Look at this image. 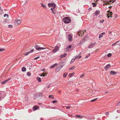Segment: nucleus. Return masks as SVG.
<instances>
[{
  "instance_id": "obj_1",
  "label": "nucleus",
  "mask_w": 120,
  "mask_h": 120,
  "mask_svg": "<svg viewBox=\"0 0 120 120\" xmlns=\"http://www.w3.org/2000/svg\"><path fill=\"white\" fill-rule=\"evenodd\" d=\"M63 20L64 22L65 23H69L71 21V19L68 17H66L64 18Z\"/></svg>"
},
{
  "instance_id": "obj_2",
  "label": "nucleus",
  "mask_w": 120,
  "mask_h": 120,
  "mask_svg": "<svg viewBox=\"0 0 120 120\" xmlns=\"http://www.w3.org/2000/svg\"><path fill=\"white\" fill-rule=\"evenodd\" d=\"M34 48L37 50H39L44 49H46V48H45L40 47L39 45H35Z\"/></svg>"
},
{
  "instance_id": "obj_3",
  "label": "nucleus",
  "mask_w": 120,
  "mask_h": 120,
  "mask_svg": "<svg viewBox=\"0 0 120 120\" xmlns=\"http://www.w3.org/2000/svg\"><path fill=\"white\" fill-rule=\"evenodd\" d=\"M115 38L117 37H118L119 35V34L118 32L116 30H114L113 31V36Z\"/></svg>"
},
{
  "instance_id": "obj_4",
  "label": "nucleus",
  "mask_w": 120,
  "mask_h": 120,
  "mask_svg": "<svg viewBox=\"0 0 120 120\" xmlns=\"http://www.w3.org/2000/svg\"><path fill=\"white\" fill-rule=\"evenodd\" d=\"M48 6L49 7L55 8L56 6V5L54 3H49L48 4Z\"/></svg>"
},
{
  "instance_id": "obj_5",
  "label": "nucleus",
  "mask_w": 120,
  "mask_h": 120,
  "mask_svg": "<svg viewBox=\"0 0 120 120\" xmlns=\"http://www.w3.org/2000/svg\"><path fill=\"white\" fill-rule=\"evenodd\" d=\"M107 12H109L107 14V17L108 18H109V17H111L112 18V12L111 11H108Z\"/></svg>"
},
{
  "instance_id": "obj_6",
  "label": "nucleus",
  "mask_w": 120,
  "mask_h": 120,
  "mask_svg": "<svg viewBox=\"0 0 120 120\" xmlns=\"http://www.w3.org/2000/svg\"><path fill=\"white\" fill-rule=\"evenodd\" d=\"M59 49V47L58 46H56L55 47V49L52 50L53 52H56L58 51Z\"/></svg>"
},
{
  "instance_id": "obj_7",
  "label": "nucleus",
  "mask_w": 120,
  "mask_h": 120,
  "mask_svg": "<svg viewBox=\"0 0 120 120\" xmlns=\"http://www.w3.org/2000/svg\"><path fill=\"white\" fill-rule=\"evenodd\" d=\"M84 34V32L83 31L80 30L78 33V34L79 36H82Z\"/></svg>"
},
{
  "instance_id": "obj_8",
  "label": "nucleus",
  "mask_w": 120,
  "mask_h": 120,
  "mask_svg": "<svg viewBox=\"0 0 120 120\" xmlns=\"http://www.w3.org/2000/svg\"><path fill=\"white\" fill-rule=\"evenodd\" d=\"M111 67V65L110 64H109L106 65L104 67V69L106 70H107Z\"/></svg>"
},
{
  "instance_id": "obj_9",
  "label": "nucleus",
  "mask_w": 120,
  "mask_h": 120,
  "mask_svg": "<svg viewBox=\"0 0 120 120\" xmlns=\"http://www.w3.org/2000/svg\"><path fill=\"white\" fill-rule=\"evenodd\" d=\"M42 96V93H39L36 94L37 98H40Z\"/></svg>"
},
{
  "instance_id": "obj_10",
  "label": "nucleus",
  "mask_w": 120,
  "mask_h": 120,
  "mask_svg": "<svg viewBox=\"0 0 120 120\" xmlns=\"http://www.w3.org/2000/svg\"><path fill=\"white\" fill-rule=\"evenodd\" d=\"M59 65L55 69V71L57 72L59 71L62 68V66L60 67Z\"/></svg>"
},
{
  "instance_id": "obj_11",
  "label": "nucleus",
  "mask_w": 120,
  "mask_h": 120,
  "mask_svg": "<svg viewBox=\"0 0 120 120\" xmlns=\"http://www.w3.org/2000/svg\"><path fill=\"white\" fill-rule=\"evenodd\" d=\"M76 116L78 118L80 119H81L83 118H86V117L85 116H80L79 115H76Z\"/></svg>"
},
{
  "instance_id": "obj_12",
  "label": "nucleus",
  "mask_w": 120,
  "mask_h": 120,
  "mask_svg": "<svg viewBox=\"0 0 120 120\" xmlns=\"http://www.w3.org/2000/svg\"><path fill=\"white\" fill-rule=\"evenodd\" d=\"M21 20H18L16 21L15 22V24L16 25H18L20 24L21 23Z\"/></svg>"
},
{
  "instance_id": "obj_13",
  "label": "nucleus",
  "mask_w": 120,
  "mask_h": 120,
  "mask_svg": "<svg viewBox=\"0 0 120 120\" xmlns=\"http://www.w3.org/2000/svg\"><path fill=\"white\" fill-rule=\"evenodd\" d=\"M59 65L61 66L60 67L62 66V67L64 66L65 64V63L63 61H61L60 62L59 64Z\"/></svg>"
},
{
  "instance_id": "obj_14",
  "label": "nucleus",
  "mask_w": 120,
  "mask_h": 120,
  "mask_svg": "<svg viewBox=\"0 0 120 120\" xmlns=\"http://www.w3.org/2000/svg\"><path fill=\"white\" fill-rule=\"evenodd\" d=\"M10 80V79H7L6 80H4L3 82H1V83L2 84H5L6 82Z\"/></svg>"
},
{
  "instance_id": "obj_15",
  "label": "nucleus",
  "mask_w": 120,
  "mask_h": 120,
  "mask_svg": "<svg viewBox=\"0 0 120 120\" xmlns=\"http://www.w3.org/2000/svg\"><path fill=\"white\" fill-rule=\"evenodd\" d=\"M39 108L38 106L37 105H35L33 108V110H36L38 109Z\"/></svg>"
},
{
  "instance_id": "obj_16",
  "label": "nucleus",
  "mask_w": 120,
  "mask_h": 120,
  "mask_svg": "<svg viewBox=\"0 0 120 120\" xmlns=\"http://www.w3.org/2000/svg\"><path fill=\"white\" fill-rule=\"evenodd\" d=\"M95 44V43H91V45L89 46V48H91L93 47V46Z\"/></svg>"
},
{
  "instance_id": "obj_17",
  "label": "nucleus",
  "mask_w": 120,
  "mask_h": 120,
  "mask_svg": "<svg viewBox=\"0 0 120 120\" xmlns=\"http://www.w3.org/2000/svg\"><path fill=\"white\" fill-rule=\"evenodd\" d=\"M68 40L71 41H72V37L70 35H69L68 36Z\"/></svg>"
},
{
  "instance_id": "obj_18",
  "label": "nucleus",
  "mask_w": 120,
  "mask_h": 120,
  "mask_svg": "<svg viewBox=\"0 0 120 120\" xmlns=\"http://www.w3.org/2000/svg\"><path fill=\"white\" fill-rule=\"evenodd\" d=\"M100 13V11H96L94 13L96 15H98Z\"/></svg>"
},
{
  "instance_id": "obj_19",
  "label": "nucleus",
  "mask_w": 120,
  "mask_h": 120,
  "mask_svg": "<svg viewBox=\"0 0 120 120\" xmlns=\"http://www.w3.org/2000/svg\"><path fill=\"white\" fill-rule=\"evenodd\" d=\"M67 55V54L66 53H64L63 55H62L60 56V58H62L65 57Z\"/></svg>"
},
{
  "instance_id": "obj_20",
  "label": "nucleus",
  "mask_w": 120,
  "mask_h": 120,
  "mask_svg": "<svg viewBox=\"0 0 120 120\" xmlns=\"http://www.w3.org/2000/svg\"><path fill=\"white\" fill-rule=\"evenodd\" d=\"M105 32H103L101 34H100L99 36V38H101L102 37H103V35H104L105 34Z\"/></svg>"
},
{
  "instance_id": "obj_21",
  "label": "nucleus",
  "mask_w": 120,
  "mask_h": 120,
  "mask_svg": "<svg viewBox=\"0 0 120 120\" xmlns=\"http://www.w3.org/2000/svg\"><path fill=\"white\" fill-rule=\"evenodd\" d=\"M57 65V64H54L51 66L50 67V68H54V67H55V66H56V65Z\"/></svg>"
},
{
  "instance_id": "obj_22",
  "label": "nucleus",
  "mask_w": 120,
  "mask_h": 120,
  "mask_svg": "<svg viewBox=\"0 0 120 120\" xmlns=\"http://www.w3.org/2000/svg\"><path fill=\"white\" fill-rule=\"evenodd\" d=\"M75 74V73H70L69 74L68 76L70 77H71L74 75Z\"/></svg>"
},
{
  "instance_id": "obj_23",
  "label": "nucleus",
  "mask_w": 120,
  "mask_h": 120,
  "mask_svg": "<svg viewBox=\"0 0 120 120\" xmlns=\"http://www.w3.org/2000/svg\"><path fill=\"white\" fill-rule=\"evenodd\" d=\"M81 58V56H75V58L74 59V60H75V59H76L78 58V59H79L80 58Z\"/></svg>"
},
{
  "instance_id": "obj_24",
  "label": "nucleus",
  "mask_w": 120,
  "mask_h": 120,
  "mask_svg": "<svg viewBox=\"0 0 120 120\" xmlns=\"http://www.w3.org/2000/svg\"><path fill=\"white\" fill-rule=\"evenodd\" d=\"M37 79L39 82H41V80L40 78L38 77L37 78Z\"/></svg>"
},
{
  "instance_id": "obj_25",
  "label": "nucleus",
  "mask_w": 120,
  "mask_h": 120,
  "mask_svg": "<svg viewBox=\"0 0 120 120\" xmlns=\"http://www.w3.org/2000/svg\"><path fill=\"white\" fill-rule=\"evenodd\" d=\"M22 71L25 72L26 71V69L25 67H23L22 68Z\"/></svg>"
},
{
  "instance_id": "obj_26",
  "label": "nucleus",
  "mask_w": 120,
  "mask_h": 120,
  "mask_svg": "<svg viewBox=\"0 0 120 120\" xmlns=\"http://www.w3.org/2000/svg\"><path fill=\"white\" fill-rule=\"evenodd\" d=\"M71 45H69V46L68 47H67L66 48V50L68 51H69V48H71Z\"/></svg>"
},
{
  "instance_id": "obj_27",
  "label": "nucleus",
  "mask_w": 120,
  "mask_h": 120,
  "mask_svg": "<svg viewBox=\"0 0 120 120\" xmlns=\"http://www.w3.org/2000/svg\"><path fill=\"white\" fill-rule=\"evenodd\" d=\"M68 73H64L63 75V76L65 78L67 75Z\"/></svg>"
},
{
  "instance_id": "obj_28",
  "label": "nucleus",
  "mask_w": 120,
  "mask_h": 120,
  "mask_svg": "<svg viewBox=\"0 0 120 120\" xmlns=\"http://www.w3.org/2000/svg\"><path fill=\"white\" fill-rule=\"evenodd\" d=\"M41 6L43 7L44 8H46V5H44L43 4L41 3Z\"/></svg>"
},
{
  "instance_id": "obj_29",
  "label": "nucleus",
  "mask_w": 120,
  "mask_h": 120,
  "mask_svg": "<svg viewBox=\"0 0 120 120\" xmlns=\"http://www.w3.org/2000/svg\"><path fill=\"white\" fill-rule=\"evenodd\" d=\"M49 98H52V99H54V97L53 95H49Z\"/></svg>"
},
{
  "instance_id": "obj_30",
  "label": "nucleus",
  "mask_w": 120,
  "mask_h": 120,
  "mask_svg": "<svg viewBox=\"0 0 120 120\" xmlns=\"http://www.w3.org/2000/svg\"><path fill=\"white\" fill-rule=\"evenodd\" d=\"M52 12L54 14H55L56 13V11L54 9V8L53 10H52Z\"/></svg>"
},
{
  "instance_id": "obj_31",
  "label": "nucleus",
  "mask_w": 120,
  "mask_h": 120,
  "mask_svg": "<svg viewBox=\"0 0 120 120\" xmlns=\"http://www.w3.org/2000/svg\"><path fill=\"white\" fill-rule=\"evenodd\" d=\"M30 53L29 51L27 52H26L24 54V55L25 56H26L28 55L29 53Z\"/></svg>"
},
{
  "instance_id": "obj_32",
  "label": "nucleus",
  "mask_w": 120,
  "mask_h": 120,
  "mask_svg": "<svg viewBox=\"0 0 120 120\" xmlns=\"http://www.w3.org/2000/svg\"><path fill=\"white\" fill-rule=\"evenodd\" d=\"M98 99V98H95V99H93V100H91L90 101L91 102H94V101H95L97 99Z\"/></svg>"
},
{
  "instance_id": "obj_33",
  "label": "nucleus",
  "mask_w": 120,
  "mask_h": 120,
  "mask_svg": "<svg viewBox=\"0 0 120 120\" xmlns=\"http://www.w3.org/2000/svg\"><path fill=\"white\" fill-rule=\"evenodd\" d=\"M75 68V66H73L71 68H69V70H71L74 69Z\"/></svg>"
},
{
  "instance_id": "obj_34",
  "label": "nucleus",
  "mask_w": 120,
  "mask_h": 120,
  "mask_svg": "<svg viewBox=\"0 0 120 120\" xmlns=\"http://www.w3.org/2000/svg\"><path fill=\"white\" fill-rule=\"evenodd\" d=\"M5 49H4L0 48V52L4 51L5 50Z\"/></svg>"
},
{
  "instance_id": "obj_35",
  "label": "nucleus",
  "mask_w": 120,
  "mask_h": 120,
  "mask_svg": "<svg viewBox=\"0 0 120 120\" xmlns=\"http://www.w3.org/2000/svg\"><path fill=\"white\" fill-rule=\"evenodd\" d=\"M27 75L28 76H30L31 75V74L30 72H28L27 74Z\"/></svg>"
},
{
  "instance_id": "obj_36",
  "label": "nucleus",
  "mask_w": 120,
  "mask_h": 120,
  "mask_svg": "<svg viewBox=\"0 0 120 120\" xmlns=\"http://www.w3.org/2000/svg\"><path fill=\"white\" fill-rule=\"evenodd\" d=\"M34 51V49H32L31 50H30V51H29V52L30 53H31Z\"/></svg>"
},
{
  "instance_id": "obj_37",
  "label": "nucleus",
  "mask_w": 120,
  "mask_h": 120,
  "mask_svg": "<svg viewBox=\"0 0 120 120\" xmlns=\"http://www.w3.org/2000/svg\"><path fill=\"white\" fill-rule=\"evenodd\" d=\"M90 53H89L85 57V58H87L88 57L90 56Z\"/></svg>"
},
{
  "instance_id": "obj_38",
  "label": "nucleus",
  "mask_w": 120,
  "mask_h": 120,
  "mask_svg": "<svg viewBox=\"0 0 120 120\" xmlns=\"http://www.w3.org/2000/svg\"><path fill=\"white\" fill-rule=\"evenodd\" d=\"M93 7H95L96 6V4L95 3H93Z\"/></svg>"
},
{
  "instance_id": "obj_39",
  "label": "nucleus",
  "mask_w": 120,
  "mask_h": 120,
  "mask_svg": "<svg viewBox=\"0 0 120 120\" xmlns=\"http://www.w3.org/2000/svg\"><path fill=\"white\" fill-rule=\"evenodd\" d=\"M112 55V54L111 53H109L107 55L108 57H110Z\"/></svg>"
},
{
  "instance_id": "obj_40",
  "label": "nucleus",
  "mask_w": 120,
  "mask_h": 120,
  "mask_svg": "<svg viewBox=\"0 0 120 120\" xmlns=\"http://www.w3.org/2000/svg\"><path fill=\"white\" fill-rule=\"evenodd\" d=\"M8 27L10 28H12L13 27V26L11 25H8Z\"/></svg>"
},
{
  "instance_id": "obj_41",
  "label": "nucleus",
  "mask_w": 120,
  "mask_h": 120,
  "mask_svg": "<svg viewBox=\"0 0 120 120\" xmlns=\"http://www.w3.org/2000/svg\"><path fill=\"white\" fill-rule=\"evenodd\" d=\"M109 112H107L105 113V114L106 115H108L109 114Z\"/></svg>"
},
{
  "instance_id": "obj_42",
  "label": "nucleus",
  "mask_w": 120,
  "mask_h": 120,
  "mask_svg": "<svg viewBox=\"0 0 120 120\" xmlns=\"http://www.w3.org/2000/svg\"><path fill=\"white\" fill-rule=\"evenodd\" d=\"M84 76V75H83V74H82L81 75L80 77V78H83Z\"/></svg>"
},
{
  "instance_id": "obj_43",
  "label": "nucleus",
  "mask_w": 120,
  "mask_h": 120,
  "mask_svg": "<svg viewBox=\"0 0 120 120\" xmlns=\"http://www.w3.org/2000/svg\"><path fill=\"white\" fill-rule=\"evenodd\" d=\"M87 119L88 120H90V119H92L91 118V117L88 116L87 117Z\"/></svg>"
},
{
  "instance_id": "obj_44",
  "label": "nucleus",
  "mask_w": 120,
  "mask_h": 120,
  "mask_svg": "<svg viewBox=\"0 0 120 120\" xmlns=\"http://www.w3.org/2000/svg\"><path fill=\"white\" fill-rule=\"evenodd\" d=\"M75 60H74V59H72L71 60V63H72Z\"/></svg>"
},
{
  "instance_id": "obj_45",
  "label": "nucleus",
  "mask_w": 120,
  "mask_h": 120,
  "mask_svg": "<svg viewBox=\"0 0 120 120\" xmlns=\"http://www.w3.org/2000/svg\"><path fill=\"white\" fill-rule=\"evenodd\" d=\"M39 57H40L39 56L37 57L36 58H34V60H36L37 59H38V58H39Z\"/></svg>"
},
{
  "instance_id": "obj_46",
  "label": "nucleus",
  "mask_w": 120,
  "mask_h": 120,
  "mask_svg": "<svg viewBox=\"0 0 120 120\" xmlns=\"http://www.w3.org/2000/svg\"><path fill=\"white\" fill-rule=\"evenodd\" d=\"M39 75L40 76H43L44 77V75H42V74H39Z\"/></svg>"
},
{
  "instance_id": "obj_47",
  "label": "nucleus",
  "mask_w": 120,
  "mask_h": 120,
  "mask_svg": "<svg viewBox=\"0 0 120 120\" xmlns=\"http://www.w3.org/2000/svg\"><path fill=\"white\" fill-rule=\"evenodd\" d=\"M2 93H0V101L1 100V97H2Z\"/></svg>"
},
{
  "instance_id": "obj_48",
  "label": "nucleus",
  "mask_w": 120,
  "mask_h": 120,
  "mask_svg": "<svg viewBox=\"0 0 120 120\" xmlns=\"http://www.w3.org/2000/svg\"><path fill=\"white\" fill-rule=\"evenodd\" d=\"M120 41H118L116 42L115 43L113 44V45H115V44L117 43H118V42H119Z\"/></svg>"
},
{
  "instance_id": "obj_49",
  "label": "nucleus",
  "mask_w": 120,
  "mask_h": 120,
  "mask_svg": "<svg viewBox=\"0 0 120 120\" xmlns=\"http://www.w3.org/2000/svg\"><path fill=\"white\" fill-rule=\"evenodd\" d=\"M118 16L116 14H115L114 15V17H115V19H116V18Z\"/></svg>"
},
{
  "instance_id": "obj_50",
  "label": "nucleus",
  "mask_w": 120,
  "mask_h": 120,
  "mask_svg": "<svg viewBox=\"0 0 120 120\" xmlns=\"http://www.w3.org/2000/svg\"><path fill=\"white\" fill-rule=\"evenodd\" d=\"M117 74V73L116 72H115L114 71H113V75H116Z\"/></svg>"
},
{
  "instance_id": "obj_51",
  "label": "nucleus",
  "mask_w": 120,
  "mask_h": 120,
  "mask_svg": "<svg viewBox=\"0 0 120 120\" xmlns=\"http://www.w3.org/2000/svg\"><path fill=\"white\" fill-rule=\"evenodd\" d=\"M57 101L56 100H53L52 101V102L53 103H55L56 102H57Z\"/></svg>"
},
{
  "instance_id": "obj_52",
  "label": "nucleus",
  "mask_w": 120,
  "mask_h": 120,
  "mask_svg": "<svg viewBox=\"0 0 120 120\" xmlns=\"http://www.w3.org/2000/svg\"><path fill=\"white\" fill-rule=\"evenodd\" d=\"M104 22V20H101L100 21V23H102Z\"/></svg>"
},
{
  "instance_id": "obj_53",
  "label": "nucleus",
  "mask_w": 120,
  "mask_h": 120,
  "mask_svg": "<svg viewBox=\"0 0 120 120\" xmlns=\"http://www.w3.org/2000/svg\"><path fill=\"white\" fill-rule=\"evenodd\" d=\"M47 73H45L44 72L43 73H42V74L43 75H44V76H45V75H47Z\"/></svg>"
},
{
  "instance_id": "obj_54",
  "label": "nucleus",
  "mask_w": 120,
  "mask_h": 120,
  "mask_svg": "<svg viewBox=\"0 0 120 120\" xmlns=\"http://www.w3.org/2000/svg\"><path fill=\"white\" fill-rule=\"evenodd\" d=\"M70 107H71L69 106H68L66 107V108L67 109H69Z\"/></svg>"
},
{
  "instance_id": "obj_55",
  "label": "nucleus",
  "mask_w": 120,
  "mask_h": 120,
  "mask_svg": "<svg viewBox=\"0 0 120 120\" xmlns=\"http://www.w3.org/2000/svg\"><path fill=\"white\" fill-rule=\"evenodd\" d=\"M110 2H106L105 4L106 5H108L110 4Z\"/></svg>"
},
{
  "instance_id": "obj_56",
  "label": "nucleus",
  "mask_w": 120,
  "mask_h": 120,
  "mask_svg": "<svg viewBox=\"0 0 120 120\" xmlns=\"http://www.w3.org/2000/svg\"><path fill=\"white\" fill-rule=\"evenodd\" d=\"M7 15V16H8V14H5L4 15V17H5Z\"/></svg>"
},
{
  "instance_id": "obj_57",
  "label": "nucleus",
  "mask_w": 120,
  "mask_h": 120,
  "mask_svg": "<svg viewBox=\"0 0 120 120\" xmlns=\"http://www.w3.org/2000/svg\"><path fill=\"white\" fill-rule=\"evenodd\" d=\"M110 74L111 75H112V71H111L110 72Z\"/></svg>"
},
{
  "instance_id": "obj_58",
  "label": "nucleus",
  "mask_w": 120,
  "mask_h": 120,
  "mask_svg": "<svg viewBox=\"0 0 120 120\" xmlns=\"http://www.w3.org/2000/svg\"><path fill=\"white\" fill-rule=\"evenodd\" d=\"M2 11L3 10H0V14L1 13Z\"/></svg>"
},
{
  "instance_id": "obj_59",
  "label": "nucleus",
  "mask_w": 120,
  "mask_h": 120,
  "mask_svg": "<svg viewBox=\"0 0 120 120\" xmlns=\"http://www.w3.org/2000/svg\"><path fill=\"white\" fill-rule=\"evenodd\" d=\"M109 34H111L112 32L111 31H109Z\"/></svg>"
},
{
  "instance_id": "obj_60",
  "label": "nucleus",
  "mask_w": 120,
  "mask_h": 120,
  "mask_svg": "<svg viewBox=\"0 0 120 120\" xmlns=\"http://www.w3.org/2000/svg\"><path fill=\"white\" fill-rule=\"evenodd\" d=\"M45 70V69L44 68L41 71H44Z\"/></svg>"
},
{
  "instance_id": "obj_61",
  "label": "nucleus",
  "mask_w": 120,
  "mask_h": 120,
  "mask_svg": "<svg viewBox=\"0 0 120 120\" xmlns=\"http://www.w3.org/2000/svg\"><path fill=\"white\" fill-rule=\"evenodd\" d=\"M55 8H51L50 9L51 10H52H52H53Z\"/></svg>"
},
{
  "instance_id": "obj_62",
  "label": "nucleus",
  "mask_w": 120,
  "mask_h": 120,
  "mask_svg": "<svg viewBox=\"0 0 120 120\" xmlns=\"http://www.w3.org/2000/svg\"><path fill=\"white\" fill-rule=\"evenodd\" d=\"M61 90H60L59 91V92H58V93L59 94H60L61 92Z\"/></svg>"
},
{
  "instance_id": "obj_63",
  "label": "nucleus",
  "mask_w": 120,
  "mask_h": 120,
  "mask_svg": "<svg viewBox=\"0 0 120 120\" xmlns=\"http://www.w3.org/2000/svg\"><path fill=\"white\" fill-rule=\"evenodd\" d=\"M92 9L91 8H89V10H91Z\"/></svg>"
},
{
  "instance_id": "obj_64",
  "label": "nucleus",
  "mask_w": 120,
  "mask_h": 120,
  "mask_svg": "<svg viewBox=\"0 0 120 120\" xmlns=\"http://www.w3.org/2000/svg\"><path fill=\"white\" fill-rule=\"evenodd\" d=\"M40 119H41V120H43V119H44L42 118H41Z\"/></svg>"
}]
</instances>
